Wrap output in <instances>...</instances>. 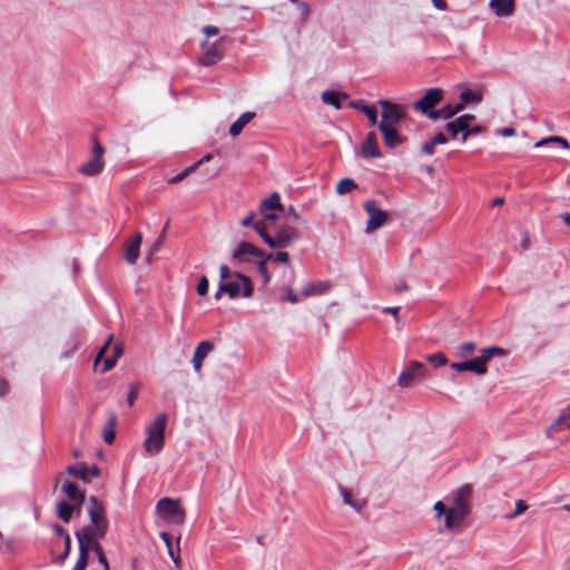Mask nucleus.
Returning <instances> with one entry per match:
<instances>
[{"label":"nucleus","mask_w":570,"mask_h":570,"mask_svg":"<svg viewBox=\"0 0 570 570\" xmlns=\"http://www.w3.org/2000/svg\"><path fill=\"white\" fill-rule=\"evenodd\" d=\"M167 421L168 415L161 412L158 413L155 419L146 425V439L142 443V446L148 455H157L164 450Z\"/></svg>","instance_id":"f257e3e1"},{"label":"nucleus","mask_w":570,"mask_h":570,"mask_svg":"<svg viewBox=\"0 0 570 570\" xmlns=\"http://www.w3.org/2000/svg\"><path fill=\"white\" fill-rule=\"evenodd\" d=\"M472 497V487L470 484H463L453 493L452 505L450 507V513H448L444 520L445 527L452 529L460 524L465 517L470 513V499Z\"/></svg>","instance_id":"f03ea898"},{"label":"nucleus","mask_w":570,"mask_h":570,"mask_svg":"<svg viewBox=\"0 0 570 570\" xmlns=\"http://www.w3.org/2000/svg\"><path fill=\"white\" fill-rule=\"evenodd\" d=\"M220 291H225L230 298L238 297H250L253 295V284L249 277L235 272L230 279L220 282Z\"/></svg>","instance_id":"7ed1b4c3"},{"label":"nucleus","mask_w":570,"mask_h":570,"mask_svg":"<svg viewBox=\"0 0 570 570\" xmlns=\"http://www.w3.org/2000/svg\"><path fill=\"white\" fill-rule=\"evenodd\" d=\"M263 216V220H258L255 223L254 228L257 232V234L264 239L266 244H268L273 248H278L282 246L283 242L285 240V234L279 228L277 230V238L274 239L271 234L268 233L269 225H274L275 219L277 218V215L273 213V210H267L266 213H261Z\"/></svg>","instance_id":"20e7f679"},{"label":"nucleus","mask_w":570,"mask_h":570,"mask_svg":"<svg viewBox=\"0 0 570 570\" xmlns=\"http://www.w3.org/2000/svg\"><path fill=\"white\" fill-rule=\"evenodd\" d=\"M443 99V90L441 88H430L422 98L413 104L415 110L421 111L431 120H438L435 107Z\"/></svg>","instance_id":"39448f33"},{"label":"nucleus","mask_w":570,"mask_h":570,"mask_svg":"<svg viewBox=\"0 0 570 570\" xmlns=\"http://www.w3.org/2000/svg\"><path fill=\"white\" fill-rule=\"evenodd\" d=\"M157 513L168 523L181 524L185 521V511L178 500L163 498L156 504Z\"/></svg>","instance_id":"423d86ee"},{"label":"nucleus","mask_w":570,"mask_h":570,"mask_svg":"<svg viewBox=\"0 0 570 570\" xmlns=\"http://www.w3.org/2000/svg\"><path fill=\"white\" fill-rule=\"evenodd\" d=\"M379 105L382 110V119L377 125H399L406 115V110L404 106L399 104L391 102L385 99L379 100Z\"/></svg>","instance_id":"0eeeda50"},{"label":"nucleus","mask_w":570,"mask_h":570,"mask_svg":"<svg viewBox=\"0 0 570 570\" xmlns=\"http://www.w3.org/2000/svg\"><path fill=\"white\" fill-rule=\"evenodd\" d=\"M363 207L365 213L368 215V219L366 223V233H372L381 228L387 222V213L379 208L376 200H366Z\"/></svg>","instance_id":"6e6552de"},{"label":"nucleus","mask_w":570,"mask_h":570,"mask_svg":"<svg viewBox=\"0 0 570 570\" xmlns=\"http://www.w3.org/2000/svg\"><path fill=\"white\" fill-rule=\"evenodd\" d=\"M104 154L105 148L97 139H95L90 159L80 167V171L87 176L98 175L102 170L105 165Z\"/></svg>","instance_id":"1a4fd4ad"},{"label":"nucleus","mask_w":570,"mask_h":570,"mask_svg":"<svg viewBox=\"0 0 570 570\" xmlns=\"http://www.w3.org/2000/svg\"><path fill=\"white\" fill-rule=\"evenodd\" d=\"M426 373V366L419 362V361H412L410 362L406 370H404L397 379V383L402 387H409L411 386L416 379L424 377Z\"/></svg>","instance_id":"9d476101"},{"label":"nucleus","mask_w":570,"mask_h":570,"mask_svg":"<svg viewBox=\"0 0 570 570\" xmlns=\"http://www.w3.org/2000/svg\"><path fill=\"white\" fill-rule=\"evenodd\" d=\"M88 515L90 519L89 525L109 524L105 507L95 495L89 498Z\"/></svg>","instance_id":"9b49d317"},{"label":"nucleus","mask_w":570,"mask_h":570,"mask_svg":"<svg viewBox=\"0 0 570 570\" xmlns=\"http://www.w3.org/2000/svg\"><path fill=\"white\" fill-rule=\"evenodd\" d=\"M382 134L384 145L391 149L405 142L406 138L403 137L397 130L396 126L392 125H376Z\"/></svg>","instance_id":"f8f14e48"},{"label":"nucleus","mask_w":570,"mask_h":570,"mask_svg":"<svg viewBox=\"0 0 570 570\" xmlns=\"http://www.w3.org/2000/svg\"><path fill=\"white\" fill-rule=\"evenodd\" d=\"M289 2L293 7V11L291 14L294 24L301 28L305 23L311 13V7L306 0H289Z\"/></svg>","instance_id":"ddd939ff"},{"label":"nucleus","mask_w":570,"mask_h":570,"mask_svg":"<svg viewBox=\"0 0 570 570\" xmlns=\"http://www.w3.org/2000/svg\"><path fill=\"white\" fill-rule=\"evenodd\" d=\"M250 256L262 258L263 252L247 242L239 243L233 252V258L240 262L248 261Z\"/></svg>","instance_id":"4468645a"},{"label":"nucleus","mask_w":570,"mask_h":570,"mask_svg":"<svg viewBox=\"0 0 570 570\" xmlns=\"http://www.w3.org/2000/svg\"><path fill=\"white\" fill-rule=\"evenodd\" d=\"M361 156L363 158H381L383 156L379 148L376 134L374 131H370L366 135V138L361 146Z\"/></svg>","instance_id":"2eb2a0df"},{"label":"nucleus","mask_w":570,"mask_h":570,"mask_svg":"<svg viewBox=\"0 0 570 570\" xmlns=\"http://www.w3.org/2000/svg\"><path fill=\"white\" fill-rule=\"evenodd\" d=\"M214 350V344L210 341H202L195 348L191 360L195 372L199 373L202 370L203 361Z\"/></svg>","instance_id":"dca6fc26"},{"label":"nucleus","mask_w":570,"mask_h":570,"mask_svg":"<svg viewBox=\"0 0 570 570\" xmlns=\"http://www.w3.org/2000/svg\"><path fill=\"white\" fill-rule=\"evenodd\" d=\"M61 490L71 501H73L78 505V508H80L85 502V490H80L71 481L66 480L62 483Z\"/></svg>","instance_id":"f3484780"},{"label":"nucleus","mask_w":570,"mask_h":570,"mask_svg":"<svg viewBox=\"0 0 570 570\" xmlns=\"http://www.w3.org/2000/svg\"><path fill=\"white\" fill-rule=\"evenodd\" d=\"M489 6L498 17H510L515 9L514 0H490Z\"/></svg>","instance_id":"a211bd4d"},{"label":"nucleus","mask_w":570,"mask_h":570,"mask_svg":"<svg viewBox=\"0 0 570 570\" xmlns=\"http://www.w3.org/2000/svg\"><path fill=\"white\" fill-rule=\"evenodd\" d=\"M504 350L498 346H490L487 348H483L481 351V354L478 357H474L476 362H479V366L482 368L483 375L488 372L487 363L493 357V356H501L504 355Z\"/></svg>","instance_id":"6ab92c4d"},{"label":"nucleus","mask_w":570,"mask_h":570,"mask_svg":"<svg viewBox=\"0 0 570 570\" xmlns=\"http://www.w3.org/2000/svg\"><path fill=\"white\" fill-rule=\"evenodd\" d=\"M350 107L362 111V114L367 117L372 126L379 124L377 110L374 106L366 105L362 100H352L350 101Z\"/></svg>","instance_id":"aec40b11"},{"label":"nucleus","mask_w":570,"mask_h":570,"mask_svg":"<svg viewBox=\"0 0 570 570\" xmlns=\"http://www.w3.org/2000/svg\"><path fill=\"white\" fill-rule=\"evenodd\" d=\"M348 96L345 92L334 90H325L322 94L323 102L333 106L337 110L342 108V101L346 100Z\"/></svg>","instance_id":"412c9836"},{"label":"nucleus","mask_w":570,"mask_h":570,"mask_svg":"<svg viewBox=\"0 0 570 570\" xmlns=\"http://www.w3.org/2000/svg\"><path fill=\"white\" fill-rule=\"evenodd\" d=\"M82 529V538L88 540V537L99 542V539L105 538L108 532L109 524L102 525H85Z\"/></svg>","instance_id":"4be33fe9"},{"label":"nucleus","mask_w":570,"mask_h":570,"mask_svg":"<svg viewBox=\"0 0 570 570\" xmlns=\"http://www.w3.org/2000/svg\"><path fill=\"white\" fill-rule=\"evenodd\" d=\"M255 117V112L247 111L242 114L229 127V135L233 137L238 136L244 127Z\"/></svg>","instance_id":"5701e85b"},{"label":"nucleus","mask_w":570,"mask_h":570,"mask_svg":"<svg viewBox=\"0 0 570 570\" xmlns=\"http://www.w3.org/2000/svg\"><path fill=\"white\" fill-rule=\"evenodd\" d=\"M330 288L328 282H316V283H307L305 284L302 289L301 294L304 297L313 296V295H320L325 293Z\"/></svg>","instance_id":"b1692460"},{"label":"nucleus","mask_w":570,"mask_h":570,"mask_svg":"<svg viewBox=\"0 0 570 570\" xmlns=\"http://www.w3.org/2000/svg\"><path fill=\"white\" fill-rule=\"evenodd\" d=\"M450 366L456 372L470 371L476 375H483L482 368L479 366V362H476L475 358L466 360L464 362H454Z\"/></svg>","instance_id":"393cba45"},{"label":"nucleus","mask_w":570,"mask_h":570,"mask_svg":"<svg viewBox=\"0 0 570 570\" xmlns=\"http://www.w3.org/2000/svg\"><path fill=\"white\" fill-rule=\"evenodd\" d=\"M282 210L283 206L281 204V196L278 193H273L268 198L264 199L261 203L259 210L261 213H266L267 210Z\"/></svg>","instance_id":"a878e982"},{"label":"nucleus","mask_w":570,"mask_h":570,"mask_svg":"<svg viewBox=\"0 0 570 570\" xmlns=\"http://www.w3.org/2000/svg\"><path fill=\"white\" fill-rule=\"evenodd\" d=\"M116 424H117V419H116V415L112 414L109 417V420L106 423V425L104 426L102 438H104L105 443H107L109 445L112 444L114 441H115Z\"/></svg>","instance_id":"bb28decb"},{"label":"nucleus","mask_w":570,"mask_h":570,"mask_svg":"<svg viewBox=\"0 0 570 570\" xmlns=\"http://www.w3.org/2000/svg\"><path fill=\"white\" fill-rule=\"evenodd\" d=\"M66 471H67V473L69 475L78 478V479L82 480L86 483L90 482L88 468L83 463H81L79 465H76V464L69 465L66 469Z\"/></svg>","instance_id":"cd10ccee"},{"label":"nucleus","mask_w":570,"mask_h":570,"mask_svg":"<svg viewBox=\"0 0 570 570\" xmlns=\"http://www.w3.org/2000/svg\"><path fill=\"white\" fill-rule=\"evenodd\" d=\"M548 145H560L564 149H570V144L567 139L559 136H550L548 138H543L534 144L535 148L548 146Z\"/></svg>","instance_id":"c85d7f7f"},{"label":"nucleus","mask_w":570,"mask_h":570,"mask_svg":"<svg viewBox=\"0 0 570 570\" xmlns=\"http://www.w3.org/2000/svg\"><path fill=\"white\" fill-rule=\"evenodd\" d=\"M223 58V52L217 48L213 47L206 51V53L200 58V63L203 66H212L216 63L218 60Z\"/></svg>","instance_id":"c756f323"},{"label":"nucleus","mask_w":570,"mask_h":570,"mask_svg":"<svg viewBox=\"0 0 570 570\" xmlns=\"http://www.w3.org/2000/svg\"><path fill=\"white\" fill-rule=\"evenodd\" d=\"M73 513V507L66 501L57 504V515L66 523L70 522Z\"/></svg>","instance_id":"7c9ffc66"},{"label":"nucleus","mask_w":570,"mask_h":570,"mask_svg":"<svg viewBox=\"0 0 570 570\" xmlns=\"http://www.w3.org/2000/svg\"><path fill=\"white\" fill-rule=\"evenodd\" d=\"M76 538L78 541L79 553H81V549H83L86 556H88L90 551H94L95 543H99L98 541L92 540L89 537H88V540H85L82 538V529H80L76 532Z\"/></svg>","instance_id":"2f4dec72"},{"label":"nucleus","mask_w":570,"mask_h":570,"mask_svg":"<svg viewBox=\"0 0 570 570\" xmlns=\"http://www.w3.org/2000/svg\"><path fill=\"white\" fill-rule=\"evenodd\" d=\"M291 218H293L294 222L298 220V216L296 215L294 208L292 206H287V224L289 223ZM301 236V232L298 229L289 228L287 225V243H289L292 239H297Z\"/></svg>","instance_id":"473e14b6"},{"label":"nucleus","mask_w":570,"mask_h":570,"mask_svg":"<svg viewBox=\"0 0 570 570\" xmlns=\"http://www.w3.org/2000/svg\"><path fill=\"white\" fill-rule=\"evenodd\" d=\"M460 99L466 106L468 104H471V102H481L483 99V96L481 92L473 91L468 88V89H464L460 94Z\"/></svg>","instance_id":"72a5a7b5"},{"label":"nucleus","mask_w":570,"mask_h":570,"mask_svg":"<svg viewBox=\"0 0 570 570\" xmlns=\"http://www.w3.org/2000/svg\"><path fill=\"white\" fill-rule=\"evenodd\" d=\"M357 188V184L352 178H343L336 186V193L338 195H345Z\"/></svg>","instance_id":"f704fd0d"},{"label":"nucleus","mask_w":570,"mask_h":570,"mask_svg":"<svg viewBox=\"0 0 570 570\" xmlns=\"http://www.w3.org/2000/svg\"><path fill=\"white\" fill-rule=\"evenodd\" d=\"M564 426L570 431V422L568 421L567 416L564 414L559 415L558 419L550 425V428L547 431V434L550 435L552 432H557Z\"/></svg>","instance_id":"c9c22d12"},{"label":"nucleus","mask_w":570,"mask_h":570,"mask_svg":"<svg viewBox=\"0 0 570 570\" xmlns=\"http://www.w3.org/2000/svg\"><path fill=\"white\" fill-rule=\"evenodd\" d=\"M475 347H476V345L473 342H464V343L460 344L458 346L459 357H461V358L470 357L473 354Z\"/></svg>","instance_id":"e433bc0d"},{"label":"nucleus","mask_w":570,"mask_h":570,"mask_svg":"<svg viewBox=\"0 0 570 570\" xmlns=\"http://www.w3.org/2000/svg\"><path fill=\"white\" fill-rule=\"evenodd\" d=\"M199 166V163H195L193 164L191 166L187 167L186 169H184L183 171H180L179 174H177L176 176L171 177L168 183L169 184H177L179 181H181L183 179H185L189 174L194 173Z\"/></svg>","instance_id":"4c0bfd02"},{"label":"nucleus","mask_w":570,"mask_h":570,"mask_svg":"<svg viewBox=\"0 0 570 570\" xmlns=\"http://www.w3.org/2000/svg\"><path fill=\"white\" fill-rule=\"evenodd\" d=\"M429 363H431L434 367L443 366L448 363V358L444 353L438 352L426 356Z\"/></svg>","instance_id":"58836bf2"},{"label":"nucleus","mask_w":570,"mask_h":570,"mask_svg":"<svg viewBox=\"0 0 570 570\" xmlns=\"http://www.w3.org/2000/svg\"><path fill=\"white\" fill-rule=\"evenodd\" d=\"M94 552L97 556L98 562L104 567V570H110L108 560L100 543L94 544Z\"/></svg>","instance_id":"ea45409f"},{"label":"nucleus","mask_w":570,"mask_h":570,"mask_svg":"<svg viewBox=\"0 0 570 570\" xmlns=\"http://www.w3.org/2000/svg\"><path fill=\"white\" fill-rule=\"evenodd\" d=\"M139 248L140 247L135 246L131 243L128 245L125 257L129 264L134 265L137 262L139 256Z\"/></svg>","instance_id":"a19ab883"},{"label":"nucleus","mask_w":570,"mask_h":570,"mask_svg":"<svg viewBox=\"0 0 570 570\" xmlns=\"http://www.w3.org/2000/svg\"><path fill=\"white\" fill-rule=\"evenodd\" d=\"M160 538L161 540L164 541V543L166 544L167 549H168V553L171 558V560L177 563L178 562V556H175L174 553V550H173V538L169 533L167 532H161L160 533Z\"/></svg>","instance_id":"79ce46f5"},{"label":"nucleus","mask_w":570,"mask_h":570,"mask_svg":"<svg viewBox=\"0 0 570 570\" xmlns=\"http://www.w3.org/2000/svg\"><path fill=\"white\" fill-rule=\"evenodd\" d=\"M483 131L481 126L471 127L470 125H465V128L462 131L461 141L465 142L469 136L478 135Z\"/></svg>","instance_id":"37998d69"},{"label":"nucleus","mask_w":570,"mask_h":570,"mask_svg":"<svg viewBox=\"0 0 570 570\" xmlns=\"http://www.w3.org/2000/svg\"><path fill=\"white\" fill-rule=\"evenodd\" d=\"M445 128L450 132L452 138H456L458 134L463 131V129L465 128V125L460 124L458 126V120L455 119L453 121H449L446 124Z\"/></svg>","instance_id":"c03bdc74"},{"label":"nucleus","mask_w":570,"mask_h":570,"mask_svg":"<svg viewBox=\"0 0 570 570\" xmlns=\"http://www.w3.org/2000/svg\"><path fill=\"white\" fill-rule=\"evenodd\" d=\"M438 119H450L455 114L453 111L452 105H446L442 107L441 109L436 110Z\"/></svg>","instance_id":"a18cd8bd"},{"label":"nucleus","mask_w":570,"mask_h":570,"mask_svg":"<svg viewBox=\"0 0 570 570\" xmlns=\"http://www.w3.org/2000/svg\"><path fill=\"white\" fill-rule=\"evenodd\" d=\"M341 494H342L344 503L353 507L356 510L361 509V505L357 502L353 501L352 494L348 490L341 488Z\"/></svg>","instance_id":"49530a36"},{"label":"nucleus","mask_w":570,"mask_h":570,"mask_svg":"<svg viewBox=\"0 0 570 570\" xmlns=\"http://www.w3.org/2000/svg\"><path fill=\"white\" fill-rule=\"evenodd\" d=\"M88 564V556L85 554L83 549H81V553H79V558L73 566L72 570H85Z\"/></svg>","instance_id":"de8ad7c7"},{"label":"nucleus","mask_w":570,"mask_h":570,"mask_svg":"<svg viewBox=\"0 0 570 570\" xmlns=\"http://www.w3.org/2000/svg\"><path fill=\"white\" fill-rule=\"evenodd\" d=\"M208 279L206 276H202L198 284H197V294L199 296H205L208 293Z\"/></svg>","instance_id":"09e8293b"},{"label":"nucleus","mask_w":570,"mask_h":570,"mask_svg":"<svg viewBox=\"0 0 570 570\" xmlns=\"http://www.w3.org/2000/svg\"><path fill=\"white\" fill-rule=\"evenodd\" d=\"M137 395H138V385L135 383H131L129 385V392H128V397H127V402H128L129 406L134 405L135 400L137 399Z\"/></svg>","instance_id":"8fccbe9b"},{"label":"nucleus","mask_w":570,"mask_h":570,"mask_svg":"<svg viewBox=\"0 0 570 570\" xmlns=\"http://www.w3.org/2000/svg\"><path fill=\"white\" fill-rule=\"evenodd\" d=\"M527 509H528V505L522 500H519L515 503V511L513 513H511V514H508L507 518L508 519H513L517 515L522 514L523 512H525Z\"/></svg>","instance_id":"3c124183"},{"label":"nucleus","mask_w":570,"mask_h":570,"mask_svg":"<svg viewBox=\"0 0 570 570\" xmlns=\"http://www.w3.org/2000/svg\"><path fill=\"white\" fill-rule=\"evenodd\" d=\"M435 146L434 142L430 139L422 144L421 151L428 156H432L435 153Z\"/></svg>","instance_id":"603ef678"},{"label":"nucleus","mask_w":570,"mask_h":570,"mask_svg":"<svg viewBox=\"0 0 570 570\" xmlns=\"http://www.w3.org/2000/svg\"><path fill=\"white\" fill-rule=\"evenodd\" d=\"M434 510L438 517L444 515L446 518L448 513H450V508H446L442 501H438L434 504Z\"/></svg>","instance_id":"864d4df0"},{"label":"nucleus","mask_w":570,"mask_h":570,"mask_svg":"<svg viewBox=\"0 0 570 570\" xmlns=\"http://www.w3.org/2000/svg\"><path fill=\"white\" fill-rule=\"evenodd\" d=\"M234 273L230 272V269L226 265H222L219 267V277L220 282H226L232 278Z\"/></svg>","instance_id":"5fc2aeb1"},{"label":"nucleus","mask_w":570,"mask_h":570,"mask_svg":"<svg viewBox=\"0 0 570 570\" xmlns=\"http://www.w3.org/2000/svg\"><path fill=\"white\" fill-rule=\"evenodd\" d=\"M70 549H71V538L69 534H66L63 552L60 556L61 561H63L69 556Z\"/></svg>","instance_id":"6e6d98bb"},{"label":"nucleus","mask_w":570,"mask_h":570,"mask_svg":"<svg viewBox=\"0 0 570 570\" xmlns=\"http://www.w3.org/2000/svg\"><path fill=\"white\" fill-rule=\"evenodd\" d=\"M116 363H117L116 357H112V356L106 357L104 361V367H102L101 372L105 373V372L110 371L116 365Z\"/></svg>","instance_id":"4d7b16f0"},{"label":"nucleus","mask_w":570,"mask_h":570,"mask_svg":"<svg viewBox=\"0 0 570 570\" xmlns=\"http://www.w3.org/2000/svg\"><path fill=\"white\" fill-rule=\"evenodd\" d=\"M401 307L399 306H393V307H383L382 308V312L385 313V314H392L395 318V322L399 323V312H400Z\"/></svg>","instance_id":"13d9d810"},{"label":"nucleus","mask_w":570,"mask_h":570,"mask_svg":"<svg viewBox=\"0 0 570 570\" xmlns=\"http://www.w3.org/2000/svg\"><path fill=\"white\" fill-rule=\"evenodd\" d=\"M475 117L473 115H470V114H465V115H462L460 117L456 118L458 120V126L461 124V125H470V121L474 120Z\"/></svg>","instance_id":"bf43d9fd"},{"label":"nucleus","mask_w":570,"mask_h":570,"mask_svg":"<svg viewBox=\"0 0 570 570\" xmlns=\"http://www.w3.org/2000/svg\"><path fill=\"white\" fill-rule=\"evenodd\" d=\"M434 145H443L448 142V138L443 132H438L435 136L431 138Z\"/></svg>","instance_id":"052dcab7"},{"label":"nucleus","mask_w":570,"mask_h":570,"mask_svg":"<svg viewBox=\"0 0 570 570\" xmlns=\"http://www.w3.org/2000/svg\"><path fill=\"white\" fill-rule=\"evenodd\" d=\"M498 134L503 137H511V136L515 135V129L512 127H504V128L498 129Z\"/></svg>","instance_id":"680f3d73"},{"label":"nucleus","mask_w":570,"mask_h":570,"mask_svg":"<svg viewBox=\"0 0 570 570\" xmlns=\"http://www.w3.org/2000/svg\"><path fill=\"white\" fill-rule=\"evenodd\" d=\"M299 301L301 299L298 294L294 293L291 288H287V302L295 304L298 303Z\"/></svg>","instance_id":"e2e57ef3"},{"label":"nucleus","mask_w":570,"mask_h":570,"mask_svg":"<svg viewBox=\"0 0 570 570\" xmlns=\"http://www.w3.org/2000/svg\"><path fill=\"white\" fill-rule=\"evenodd\" d=\"M394 291L396 293H400V292H406L409 291V285L406 284V282L404 279H401L394 287Z\"/></svg>","instance_id":"0e129e2a"},{"label":"nucleus","mask_w":570,"mask_h":570,"mask_svg":"<svg viewBox=\"0 0 570 570\" xmlns=\"http://www.w3.org/2000/svg\"><path fill=\"white\" fill-rule=\"evenodd\" d=\"M9 392V383L0 377V396L6 395Z\"/></svg>","instance_id":"69168bd1"},{"label":"nucleus","mask_w":570,"mask_h":570,"mask_svg":"<svg viewBox=\"0 0 570 570\" xmlns=\"http://www.w3.org/2000/svg\"><path fill=\"white\" fill-rule=\"evenodd\" d=\"M52 529H53V531H55L57 534H59V535L63 537L65 539H66V534H69V533L66 531V529H65L62 525L58 524V523H55V524H53V527H52Z\"/></svg>","instance_id":"338daca9"},{"label":"nucleus","mask_w":570,"mask_h":570,"mask_svg":"<svg viewBox=\"0 0 570 570\" xmlns=\"http://www.w3.org/2000/svg\"><path fill=\"white\" fill-rule=\"evenodd\" d=\"M269 258H272L273 261L277 262V263H285V252L283 250H279L277 252L274 256H269Z\"/></svg>","instance_id":"774afa93"}]
</instances>
